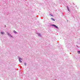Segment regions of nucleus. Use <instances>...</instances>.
<instances>
[{
  "label": "nucleus",
  "instance_id": "f257e3e1",
  "mask_svg": "<svg viewBox=\"0 0 80 80\" xmlns=\"http://www.w3.org/2000/svg\"><path fill=\"white\" fill-rule=\"evenodd\" d=\"M19 62H22V61L21 60H22V59L20 58H19Z\"/></svg>",
  "mask_w": 80,
  "mask_h": 80
},
{
  "label": "nucleus",
  "instance_id": "f03ea898",
  "mask_svg": "<svg viewBox=\"0 0 80 80\" xmlns=\"http://www.w3.org/2000/svg\"><path fill=\"white\" fill-rule=\"evenodd\" d=\"M7 34L9 36H11V37H12V36H11V35L10 34V33H9L7 32Z\"/></svg>",
  "mask_w": 80,
  "mask_h": 80
},
{
  "label": "nucleus",
  "instance_id": "7ed1b4c3",
  "mask_svg": "<svg viewBox=\"0 0 80 80\" xmlns=\"http://www.w3.org/2000/svg\"><path fill=\"white\" fill-rule=\"evenodd\" d=\"M13 32H14V33H17V32L15 31H13Z\"/></svg>",
  "mask_w": 80,
  "mask_h": 80
},
{
  "label": "nucleus",
  "instance_id": "20e7f679",
  "mask_svg": "<svg viewBox=\"0 0 80 80\" xmlns=\"http://www.w3.org/2000/svg\"><path fill=\"white\" fill-rule=\"evenodd\" d=\"M1 34H2V35H3L4 34V32H1Z\"/></svg>",
  "mask_w": 80,
  "mask_h": 80
},
{
  "label": "nucleus",
  "instance_id": "39448f33",
  "mask_svg": "<svg viewBox=\"0 0 80 80\" xmlns=\"http://www.w3.org/2000/svg\"><path fill=\"white\" fill-rule=\"evenodd\" d=\"M54 27H55L56 28H58V27H57V26H56V25H55Z\"/></svg>",
  "mask_w": 80,
  "mask_h": 80
},
{
  "label": "nucleus",
  "instance_id": "423d86ee",
  "mask_svg": "<svg viewBox=\"0 0 80 80\" xmlns=\"http://www.w3.org/2000/svg\"><path fill=\"white\" fill-rule=\"evenodd\" d=\"M51 19L53 20V21H55V19H53V18H51Z\"/></svg>",
  "mask_w": 80,
  "mask_h": 80
},
{
  "label": "nucleus",
  "instance_id": "0eeeda50",
  "mask_svg": "<svg viewBox=\"0 0 80 80\" xmlns=\"http://www.w3.org/2000/svg\"><path fill=\"white\" fill-rule=\"evenodd\" d=\"M52 26H53V27H55V24H52L51 25Z\"/></svg>",
  "mask_w": 80,
  "mask_h": 80
},
{
  "label": "nucleus",
  "instance_id": "6e6552de",
  "mask_svg": "<svg viewBox=\"0 0 80 80\" xmlns=\"http://www.w3.org/2000/svg\"><path fill=\"white\" fill-rule=\"evenodd\" d=\"M52 26H53V27H55V24H52L51 25Z\"/></svg>",
  "mask_w": 80,
  "mask_h": 80
},
{
  "label": "nucleus",
  "instance_id": "1a4fd4ad",
  "mask_svg": "<svg viewBox=\"0 0 80 80\" xmlns=\"http://www.w3.org/2000/svg\"><path fill=\"white\" fill-rule=\"evenodd\" d=\"M78 54H80V51H78Z\"/></svg>",
  "mask_w": 80,
  "mask_h": 80
},
{
  "label": "nucleus",
  "instance_id": "9d476101",
  "mask_svg": "<svg viewBox=\"0 0 80 80\" xmlns=\"http://www.w3.org/2000/svg\"><path fill=\"white\" fill-rule=\"evenodd\" d=\"M50 15H51V16H52V17H53V15H52L50 14Z\"/></svg>",
  "mask_w": 80,
  "mask_h": 80
},
{
  "label": "nucleus",
  "instance_id": "9b49d317",
  "mask_svg": "<svg viewBox=\"0 0 80 80\" xmlns=\"http://www.w3.org/2000/svg\"><path fill=\"white\" fill-rule=\"evenodd\" d=\"M67 7L68 8V9H69V8H68V6H67Z\"/></svg>",
  "mask_w": 80,
  "mask_h": 80
},
{
  "label": "nucleus",
  "instance_id": "f8f14e48",
  "mask_svg": "<svg viewBox=\"0 0 80 80\" xmlns=\"http://www.w3.org/2000/svg\"><path fill=\"white\" fill-rule=\"evenodd\" d=\"M24 65H25V66H26V63H25Z\"/></svg>",
  "mask_w": 80,
  "mask_h": 80
}]
</instances>
